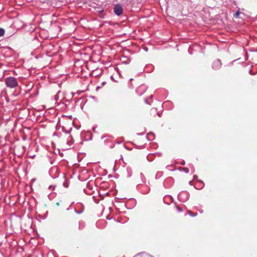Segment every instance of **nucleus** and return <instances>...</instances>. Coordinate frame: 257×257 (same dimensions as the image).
Returning a JSON list of instances; mask_svg holds the SVG:
<instances>
[{
	"mask_svg": "<svg viewBox=\"0 0 257 257\" xmlns=\"http://www.w3.org/2000/svg\"><path fill=\"white\" fill-rule=\"evenodd\" d=\"M5 82L7 87L10 88H14L18 85L17 78L13 77L7 78Z\"/></svg>",
	"mask_w": 257,
	"mask_h": 257,
	"instance_id": "1",
	"label": "nucleus"
},
{
	"mask_svg": "<svg viewBox=\"0 0 257 257\" xmlns=\"http://www.w3.org/2000/svg\"><path fill=\"white\" fill-rule=\"evenodd\" d=\"M96 180L94 182H89L87 185L86 188L84 189V192L88 194V195H92L94 193V190L93 189V184H94L95 186L96 185Z\"/></svg>",
	"mask_w": 257,
	"mask_h": 257,
	"instance_id": "2",
	"label": "nucleus"
},
{
	"mask_svg": "<svg viewBox=\"0 0 257 257\" xmlns=\"http://www.w3.org/2000/svg\"><path fill=\"white\" fill-rule=\"evenodd\" d=\"M50 175L53 178H56L58 177V168L56 167H52L49 171Z\"/></svg>",
	"mask_w": 257,
	"mask_h": 257,
	"instance_id": "3",
	"label": "nucleus"
},
{
	"mask_svg": "<svg viewBox=\"0 0 257 257\" xmlns=\"http://www.w3.org/2000/svg\"><path fill=\"white\" fill-rule=\"evenodd\" d=\"M114 12L117 16H119L122 14L123 9L120 4H117L114 6Z\"/></svg>",
	"mask_w": 257,
	"mask_h": 257,
	"instance_id": "4",
	"label": "nucleus"
},
{
	"mask_svg": "<svg viewBox=\"0 0 257 257\" xmlns=\"http://www.w3.org/2000/svg\"><path fill=\"white\" fill-rule=\"evenodd\" d=\"M86 140H91L92 139V134L90 131H87L85 134Z\"/></svg>",
	"mask_w": 257,
	"mask_h": 257,
	"instance_id": "5",
	"label": "nucleus"
},
{
	"mask_svg": "<svg viewBox=\"0 0 257 257\" xmlns=\"http://www.w3.org/2000/svg\"><path fill=\"white\" fill-rule=\"evenodd\" d=\"M84 226V223L83 221H79V229L81 230Z\"/></svg>",
	"mask_w": 257,
	"mask_h": 257,
	"instance_id": "6",
	"label": "nucleus"
},
{
	"mask_svg": "<svg viewBox=\"0 0 257 257\" xmlns=\"http://www.w3.org/2000/svg\"><path fill=\"white\" fill-rule=\"evenodd\" d=\"M79 205H80V206H82V209L81 210H80V211H78L77 209H75V212H76V213H77V214H81V213H82L83 212V210H84V206H83V205L82 204H79Z\"/></svg>",
	"mask_w": 257,
	"mask_h": 257,
	"instance_id": "7",
	"label": "nucleus"
},
{
	"mask_svg": "<svg viewBox=\"0 0 257 257\" xmlns=\"http://www.w3.org/2000/svg\"><path fill=\"white\" fill-rule=\"evenodd\" d=\"M70 138V140H67V143L68 145H69V146L71 145L72 144H73V143H74V141L71 137V136H69V137Z\"/></svg>",
	"mask_w": 257,
	"mask_h": 257,
	"instance_id": "8",
	"label": "nucleus"
},
{
	"mask_svg": "<svg viewBox=\"0 0 257 257\" xmlns=\"http://www.w3.org/2000/svg\"><path fill=\"white\" fill-rule=\"evenodd\" d=\"M63 132H65V133L67 134H69L70 133V131H71L72 130V128H71L70 130H66L64 126H63L62 127V128Z\"/></svg>",
	"mask_w": 257,
	"mask_h": 257,
	"instance_id": "9",
	"label": "nucleus"
},
{
	"mask_svg": "<svg viewBox=\"0 0 257 257\" xmlns=\"http://www.w3.org/2000/svg\"><path fill=\"white\" fill-rule=\"evenodd\" d=\"M5 34V30L0 28V37L3 36Z\"/></svg>",
	"mask_w": 257,
	"mask_h": 257,
	"instance_id": "10",
	"label": "nucleus"
},
{
	"mask_svg": "<svg viewBox=\"0 0 257 257\" xmlns=\"http://www.w3.org/2000/svg\"><path fill=\"white\" fill-rule=\"evenodd\" d=\"M60 93V91H59L55 96V100H56V101H57L59 99V94Z\"/></svg>",
	"mask_w": 257,
	"mask_h": 257,
	"instance_id": "11",
	"label": "nucleus"
},
{
	"mask_svg": "<svg viewBox=\"0 0 257 257\" xmlns=\"http://www.w3.org/2000/svg\"><path fill=\"white\" fill-rule=\"evenodd\" d=\"M240 14V12L239 11H237L234 14V17L235 18H237Z\"/></svg>",
	"mask_w": 257,
	"mask_h": 257,
	"instance_id": "12",
	"label": "nucleus"
},
{
	"mask_svg": "<svg viewBox=\"0 0 257 257\" xmlns=\"http://www.w3.org/2000/svg\"><path fill=\"white\" fill-rule=\"evenodd\" d=\"M63 186L65 187V188H67L68 187V185L67 184V183L65 182V183H63Z\"/></svg>",
	"mask_w": 257,
	"mask_h": 257,
	"instance_id": "13",
	"label": "nucleus"
},
{
	"mask_svg": "<svg viewBox=\"0 0 257 257\" xmlns=\"http://www.w3.org/2000/svg\"><path fill=\"white\" fill-rule=\"evenodd\" d=\"M184 169L186 173H188L189 172V169L188 168H184Z\"/></svg>",
	"mask_w": 257,
	"mask_h": 257,
	"instance_id": "14",
	"label": "nucleus"
},
{
	"mask_svg": "<svg viewBox=\"0 0 257 257\" xmlns=\"http://www.w3.org/2000/svg\"><path fill=\"white\" fill-rule=\"evenodd\" d=\"M92 130H93V131L94 132H95V126H93V127H92Z\"/></svg>",
	"mask_w": 257,
	"mask_h": 257,
	"instance_id": "15",
	"label": "nucleus"
},
{
	"mask_svg": "<svg viewBox=\"0 0 257 257\" xmlns=\"http://www.w3.org/2000/svg\"><path fill=\"white\" fill-rule=\"evenodd\" d=\"M92 198H93V200H94V202H96V198H95V196H92Z\"/></svg>",
	"mask_w": 257,
	"mask_h": 257,
	"instance_id": "16",
	"label": "nucleus"
},
{
	"mask_svg": "<svg viewBox=\"0 0 257 257\" xmlns=\"http://www.w3.org/2000/svg\"><path fill=\"white\" fill-rule=\"evenodd\" d=\"M68 117L69 118H70V119H72V116H71V115L68 116Z\"/></svg>",
	"mask_w": 257,
	"mask_h": 257,
	"instance_id": "17",
	"label": "nucleus"
},
{
	"mask_svg": "<svg viewBox=\"0 0 257 257\" xmlns=\"http://www.w3.org/2000/svg\"><path fill=\"white\" fill-rule=\"evenodd\" d=\"M89 97H90V98H92L94 99V96H89Z\"/></svg>",
	"mask_w": 257,
	"mask_h": 257,
	"instance_id": "18",
	"label": "nucleus"
},
{
	"mask_svg": "<svg viewBox=\"0 0 257 257\" xmlns=\"http://www.w3.org/2000/svg\"><path fill=\"white\" fill-rule=\"evenodd\" d=\"M105 83L104 82H102V85H103Z\"/></svg>",
	"mask_w": 257,
	"mask_h": 257,
	"instance_id": "19",
	"label": "nucleus"
},
{
	"mask_svg": "<svg viewBox=\"0 0 257 257\" xmlns=\"http://www.w3.org/2000/svg\"><path fill=\"white\" fill-rule=\"evenodd\" d=\"M56 204H57V206L59 205V203H57Z\"/></svg>",
	"mask_w": 257,
	"mask_h": 257,
	"instance_id": "20",
	"label": "nucleus"
},
{
	"mask_svg": "<svg viewBox=\"0 0 257 257\" xmlns=\"http://www.w3.org/2000/svg\"><path fill=\"white\" fill-rule=\"evenodd\" d=\"M100 86H97V89H98L99 88H100Z\"/></svg>",
	"mask_w": 257,
	"mask_h": 257,
	"instance_id": "21",
	"label": "nucleus"
}]
</instances>
